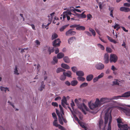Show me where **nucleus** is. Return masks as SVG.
<instances>
[{"instance_id": "nucleus-43", "label": "nucleus", "mask_w": 130, "mask_h": 130, "mask_svg": "<svg viewBox=\"0 0 130 130\" xmlns=\"http://www.w3.org/2000/svg\"><path fill=\"white\" fill-rule=\"evenodd\" d=\"M18 72V71L17 70V68L16 66H15L14 71V73L17 75H19V73L17 72Z\"/></svg>"}, {"instance_id": "nucleus-42", "label": "nucleus", "mask_w": 130, "mask_h": 130, "mask_svg": "<svg viewBox=\"0 0 130 130\" xmlns=\"http://www.w3.org/2000/svg\"><path fill=\"white\" fill-rule=\"evenodd\" d=\"M79 124L80 125V126L83 128H84L85 129L84 130H85V129H86V126L84 125L83 124V123H79Z\"/></svg>"}, {"instance_id": "nucleus-26", "label": "nucleus", "mask_w": 130, "mask_h": 130, "mask_svg": "<svg viewBox=\"0 0 130 130\" xmlns=\"http://www.w3.org/2000/svg\"><path fill=\"white\" fill-rule=\"evenodd\" d=\"M63 59L64 61L66 63H69L70 62V60L68 57H64Z\"/></svg>"}, {"instance_id": "nucleus-33", "label": "nucleus", "mask_w": 130, "mask_h": 130, "mask_svg": "<svg viewBox=\"0 0 130 130\" xmlns=\"http://www.w3.org/2000/svg\"><path fill=\"white\" fill-rule=\"evenodd\" d=\"M77 79L80 81H84L85 80V79L83 77L79 76L77 77Z\"/></svg>"}, {"instance_id": "nucleus-46", "label": "nucleus", "mask_w": 130, "mask_h": 130, "mask_svg": "<svg viewBox=\"0 0 130 130\" xmlns=\"http://www.w3.org/2000/svg\"><path fill=\"white\" fill-rule=\"evenodd\" d=\"M104 75V73H102L100 75L97 76L98 78L99 79L102 77Z\"/></svg>"}, {"instance_id": "nucleus-49", "label": "nucleus", "mask_w": 130, "mask_h": 130, "mask_svg": "<svg viewBox=\"0 0 130 130\" xmlns=\"http://www.w3.org/2000/svg\"><path fill=\"white\" fill-rule=\"evenodd\" d=\"M113 84L114 85H119V83L118 82V80H116L115 81H114L113 82Z\"/></svg>"}, {"instance_id": "nucleus-8", "label": "nucleus", "mask_w": 130, "mask_h": 130, "mask_svg": "<svg viewBox=\"0 0 130 130\" xmlns=\"http://www.w3.org/2000/svg\"><path fill=\"white\" fill-rule=\"evenodd\" d=\"M130 96V91H128L122 95L121 96H116V99H118V98H121L122 97H128Z\"/></svg>"}, {"instance_id": "nucleus-14", "label": "nucleus", "mask_w": 130, "mask_h": 130, "mask_svg": "<svg viewBox=\"0 0 130 130\" xmlns=\"http://www.w3.org/2000/svg\"><path fill=\"white\" fill-rule=\"evenodd\" d=\"M63 74L64 75L66 76L69 77H71L72 75V73L70 71H68L67 72H63Z\"/></svg>"}, {"instance_id": "nucleus-57", "label": "nucleus", "mask_w": 130, "mask_h": 130, "mask_svg": "<svg viewBox=\"0 0 130 130\" xmlns=\"http://www.w3.org/2000/svg\"><path fill=\"white\" fill-rule=\"evenodd\" d=\"M124 6H125L129 7L130 6V4L126 3L124 4Z\"/></svg>"}, {"instance_id": "nucleus-13", "label": "nucleus", "mask_w": 130, "mask_h": 130, "mask_svg": "<svg viewBox=\"0 0 130 130\" xmlns=\"http://www.w3.org/2000/svg\"><path fill=\"white\" fill-rule=\"evenodd\" d=\"M93 77V76L92 74H90L87 76L86 80L87 81L89 82L91 80Z\"/></svg>"}, {"instance_id": "nucleus-4", "label": "nucleus", "mask_w": 130, "mask_h": 130, "mask_svg": "<svg viewBox=\"0 0 130 130\" xmlns=\"http://www.w3.org/2000/svg\"><path fill=\"white\" fill-rule=\"evenodd\" d=\"M118 59L117 56L115 54H111L110 55V62H113L114 63L116 62Z\"/></svg>"}, {"instance_id": "nucleus-53", "label": "nucleus", "mask_w": 130, "mask_h": 130, "mask_svg": "<svg viewBox=\"0 0 130 130\" xmlns=\"http://www.w3.org/2000/svg\"><path fill=\"white\" fill-rule=\"evenodd\" d=\"M85 33L87 34V35L89 36H91L92 35L88 31H85Z\"/></svg>"}, {"instance_id": "nucleus-10", "label": "nucleus", "mask_w": 130, "mask_h": 130, "mask_svg": "<svg viewBox=\"0 0 130 130\" xmlns=\"http://www.w3.org/2000/svg\"><path fill=\"white\" fill-rule=\"evenodd\" d=\"M104 60L105 63H107L109 62V56L108 54L106 53L105 54L104 56Z\"/></svg>"}, {"instance_id": "nucleus-34", "label": "nucleus", "mask_w": 130, "mask_h": 130, "mask_svg": "<svg viewBox=\"0 0 130 130\" xmlns=\"http://www.w3.org/2000/svg\"><path fill=\"white\" fill-rule=\"evenodd\" d=\"M103 121L101 119L100 120L99 122V127L100 129H101V127L103 125Z\"/></svg>"}, {"instance_id": "nucleus-51", "label": "nucleus", "mask_w": 130, "mask_h": 130, "mask_svg": "<svg viewBox=\"0 0 130 130\" xmlns=\"http://www.w3.org/2000/svg\"><path fill=\"white\" fill-rule=\"evenodd\" d=\"M56 113H57V116H58V117H60V116H61V114H60V113L59 112L58 110H57V109H56ZM61 114H62V115H63L62 113H61Z\"/></svg>"}, {"instance_id": "nucleus-23", "label": "nucleus", "mask_w": 130, "mask_h": 130, "mask_svg": "<svg viewBox=\"0 0 130 130\" xmlns=\"http://www.w3.org/2000/svg\"><path fill=\"white\" fill-rule=\"evenodd\" d=\"M78 83V82L76 80H73L71 82V85L72 86H75Z\"/></svg>"}, {"instance_id": "nucleus-17", "label": "nucleus", "mask_w": 130, "mask_h": 130, "mask_svg": "<svg viewBox=\"0 0 130 130\" xmlns=\"http://www.w3.org/2000/svg\"><path fill=\"white\" fill-rule=\"evenodd\" d=\"M61 66L62 68L66 69H70V67L66 64L62 63L61 64Z\"/></svg>"}, {"instance_id": "nucleus-59", "label": "nucleus", "mask_w": 130, "mask_h": 130, "mask_svg": "<svg viewBox=\"0 0 130 130\" xmlns=\"http://www.w3.org/2000/svg\"><path fill=\"white\" fill-rule=\"evenodd\" d=\"M63 115H62V114H61V117L62 119V120H63V121L64 122L66 123L67 122V121L64 118H63Z\"/></svg>"}, {"instance_id": "nucleus-52", "label": "nucleus", "mask_w": 130, "mask_h": 130, "mask_svg": "<svg viewBox=\"0 0 130 130\" xmlns=\"http://www.w3.org/2000/svg\"><path fill=\"white\" fill-rule=\"evenodd\" d=\"M113 9H112L111 10L110 15V16L112 18H114V17L113 15Z\"/></svg>"}, {"instance_id": "nucleus-60", "label": "nucleus", "mask_w": 130, "mask_h": 130, "mask_svg": "<svg viewBox=\"0 0 130 130\" xmlns=\"http://www.w3.org/2000/svg\"><path fill=\"white\" fill-rule=\"evenodd\" d=\"M52 115L54 119H55V118H57L56 115L55 113H52Z\"/></svg>"}, {"instance_id": "nucleus-32", "label": "nucleus", "mask_w": 130, "mask_h": 130, "mask_svg": "<svg viewBox=\"0 0 130 130\" xmlns=\"http://www.w3.org/2000/svg\"><path fill=\"white\" fill-rule=\"evenodd\" d=\"M81 107H79L80 109H82L83 108H84L85 109H87V106L85 105L84 103H83L81 104Z\"/></svg>"}, {"instance_id": "nucleus-22", "label": "nucleus", "mask_w": 130, "mask_h": 130, "mask_svg": "<svg viewBox=\"0 0 130 130\" xmlns=\"http://www.w3.org/2000/svg\"><path fill=\"white\" fill-rule=\"evenodd\" d=\"M45 85L44 84L43 82H42L41 83V85L39 88V90L41 91H42L44 88Z\"/></svg>"}, {"instance_id": "nucleus-16", "label": "nucleus", "mask_w": 130, "mask_h": 130, "mask_svg": "<svg viewBox=\"0 0 130 130\" xmlns=\"http://www.w3.org/2000/svg\"><path fill=\"white\" fill-rule=\"evenodd\" d=\"M64 56V54L62 52L58 53L57 55V57L58 58L60 59L62 58Z\"/></svg>"}, {"instance_id": "nucleus-6", "label": "nucleus", "mask_w": 130, "mask_h": 130, "mask_svg": "<svg viewBox=\"0 0 130 130\" xmlns=\"http://www.w3.org/2000/svg\"><path fill=\"white\" fill-rule=\"evenodd\" d=\"M95 67L98 70H102L104 68V65L101 63L97 64L95 66Z\"/></svg>"}, {"instance_id": "nucleus-41", "label": "nucleus", "mask_w": 130, "mask_h": 130, "mask_svg": "<svg viewBox=\"0 0 130 130\" xmlns=\"http://www.w3.org/2000/svg\"><path fill=\"white\" fill-rule=\"evenodd\" d=\"M71 69L72 71L74 72H76V71L77 70V69L75 67H72Z\"/></svg>"}, {"instance_id": "nucleus-12", "label": "nucleus", "mask_w": 130, "mask_h": 130, "mask_svg": "<svg viewBox=\"0 0 130 130\" xmlns=\"http://www.w3.org/2000/svg\"><path fill=\"white\" fill-rule=\"evenodd\" d=\"M118 126L120 128L121 130H128V126L127 124H124L121 126L118 125Z\"/></svg>"}, {"instance_id": "nucleus-58", "label": "nucleus", "mask_w": 130, "mask_h": 130, "mask_svg": "<svg viewBox=\"0 0 130 130\" xmlns=\"http://www.w3.org/2000/svg\"><path fill=\"white\" fill-rule=\"evenodd\" d=\"M117 121L119 123H120L122 122L121 119L120 118H118L117 119Z\"/></svg>"}, {"instance_id": "nucleus-56", "label": "nucleus", "mask_w": 130, "mask_h": 130, "mask_svg": "<svg viewBox=\"0 0 130 130\" xmlns=\"http://www.w3.org/2000/svg\"><path fill=\"white\" fill-rule=\"evenodd\" d=\"M65 84L68 86H70L71 84V83H70L68 81H66L65 83Z\"/></svg>"}, {"instance_id": "nucleus-30", "label": "nucleus", "mask_w": 130, "mask_h": 130, "mask_svg": "<svg viewBox=\"0 0 130 130\" xmlns=\"http://www.w3.org/2000/svg\"><path fill=\"white\" fill-rule=\"evenodd\" d=\"M56 56L54 57L53 58V63L55 64L57 63L58 62V60Z\"/></svg>"}, {"instance_id": "nucleus-18", "label": "nucleus", "mask_w": 130, "mask_h": 130, "mask_svg": "<svg viewBox=\"0 0 130 130\" xmlns=\"http://www.w3.org/2000/svg\"><path fill=\"white\" fill-rule=\"evenodd\" d=\"M76 29L77 30H84L85 28L84 26H79L77 25V26L76 28Z\"/></svg>"}, {"instance_id": "nucleus-29", "label": "nucleus", "mask_w": 130, "mask_h": 130, "mask_svg": "<svg viewBox=\"0 0 130 130\" xmlns=\"http://www.w3.org/2000/svg\"><path fill=\"white\" fill-rule=\"evenodd\" d=\"M54 47H53L51 48L50 47H49L48 48V51L49 53V54H50L51 53H52L54 52Z\"/></svg>"}, {"instance_id": "nucleus-37", "label": "nucleus", "mask_w": 130, "mask_h": 130, "mask_svg": "<svg viewBox=\"0 0 130 130\" xmlns=\"http://www.w3.org/2000/svg\"><path fill=\"white\" fill-rule=\"evenodd\" d=\"M1 90L2 91H4L5 92H6V91L7 90L8 91L9 90L7 88H5L3 87H0Z\"/></svg>"}, {"instance_id": "nucleus-40", "label": "nucleus", "mask_w": 130, "mask_h": 130, "mask_svg": "<svg viewBox=\"0 0 130 130\" xmlns=\"http://www.w3.org/2000/svg\"><path fill=\"white\" fill-rule=\"evenodd\" d=\"M97 45L102 50H104V46L100 44H98Z\"/></svg>"}, {"instance_id": "nucleus-36", "label": "nucleus", "mask_w": 130, "mask_h": 130, "mask_svg": "<svg viewBox=\"0 0 130 130\" xmlns=\"http://www.w3.org/2000/svg\"><path fill=\"white\" fill-rule=\"evenodd\" d=\"M66 77L63 74L60 77V79L61 80H64L66 79Z\"/></svg>"}, {"instance_id": "nucleus-63", "label": "nucleus", "mask_w": 130, "mask_h": 130, "mask_svg": "<svg viewBox=\"0 0 130 130\" xmlns=\"http://www.w3.org/2000/svg\"><path fill=\"white\" fill-rule=\"evenodd\" d=\"M59 50L58 48H57L55 50V53L56 54H57L59 52Z\"/></svg>"}, {"instance_id": "nucleus-24", "label": "nucleus", "mask_w": 130, "mask_h": 130, "mask_svg": "<svg viewBox=\"0 0 130 130\" xmlns=\"http://www.w3.org/2000/svg\"><path fill=\"white\" fill-rule=\"evenodd\" d=\"M85 12V11H84L81 14H79L78 15V17L81 18H85L86 17V16L85 14H84Z\"/></svg>"}, {"instance_id": "nucleus-39", "label": "nucleus", "mask_w": 130, "mask_h": 130, "mask_svg": "<svg viewBox=\"0 0 130 130\" xmlns=\"http://www.w3.org/2000/svg\"><path fill=\"white\" fill-rule=\"evenodd\" d=\"M68 26V25H66L62 26L60 29V31H63Z\"/></svg>"}, {"instance_id": "nucleus-50", "label": "nucleus", "mask_w": 130, "mask_h": 130, "mask_svg": "<svg viewBox=\"0 0 130 130\" xmlns=\"http://www.w3.org/2000/svg\"><path fill=\"white\" fill-rule=\"evenodd\" d=\"M106 51L108 53H111V49L109 47H107L106 48Z\"/></svg>"}, {"instance_id": "nucleus-61", "label": "nucleus", "mask_w": 130, "mask_h": 130, "mask_svg": "<svg viewBox=\"0 0 130 130\" xmlns=\"http://www.w3.org/2000/svg\"><path fill=\"white\" fill-rule=\"evenodd\" d=\"M76 103L77 105L78 106V105L79 104V102L78 100L77 99H75L74 101Z\"/></svg>"}, {"instance_id": "nucleus-48", "label": "nucleus", "mask_w": 130, "mask_h": 130, "mask_svg": "<svg viewBox=\"0 0 130 130\" xmlns=\"http://www.w3.org/2000/svg\"><path fill=\"white\" fill-rule=\"evenodd\" d=\"M92 18V16L90 14H89L87 15V18L88 20L89 19L90 20V19Z\"/></svg>"}, {"instance_id": "nucleus-19", "label": "nucleus", "mask_w": 130, "mask_h": 130, "mask_svg": "<svg viewBox=\"0 0 130 130\" xmlns=\"http://www.w3.org/2000/svg\"><path fill=\"white\" fill-rule=\"evenodd\" d=\"M76 75L79 76H82L84 75V72L82 71H78L76 72Z\"/></svg>"}, {"instance_id": "nucleus-31", "label": "nucleus", "mask_w": 130, "mask_h": 130, "mask_svg": "<svg viewBox=\"0 0 130 130\" xmlns=\"http://www.w3.org/2000/svg\"><path fill=\"white\" fill-rule=\"evenodd\" d=\"M57 118H55V119H54V120L53 122V125L55 126L56 127L58 126V125H59L57 124Z\"/></svg>"}, {"instance_id": "nucleus-5", "label": "nucleus", "mask_w": 130, "mask_h": 130, "mask_svg": "<svg viewBox=\"0 0 130 130\" xmlns=\"http://www.w3.org/2000/svg\"><path fill=\"white\" fill-rule=\"evenodd\" d=\"M89 107L90 109L91 110L95 108L98 107V106H99V105L98 102H96V99L94 103H92L90 105L89 104Z\"/></svg>"}, {"instance_id": "nucleus-27", "label": "nucleus", "mask_w": 130, "mask_h": 130, "mask_svg": "<svg viewBox=\"0 0 130 130\" xmlns=\"http://www.w3.org/2000/svg\"><path fill=\"white\" fill-rule=\"evenodd\" d=\"M89 30L92 33L93 36H95L96 33L94 30L91 28H89Z\"/></svg>"}, {"instance_id": "nucleus-15", "label": "nucleus", "mask_w": 130, "mask_h": 130, "mask_svg": "<svg viewBox=\"0 0 130 130\" xmlns=\"http://www.w3.org/2000/svg\"><path fill=\"white\" fill-rule=\"evenodd\" d=\"M120 10L121 11H122L128 12L129 11V9L128 8L124 7H122L120 8Z\"/></svg>"}, {"instance_id": "nucleus-2", "label": "nucleus", "mask_w": 130, "mask_h": 130, "mask_svg": "<svg viewBox=\"0 0 130 130\" xmlns=\"http://www.w3.org/2000/svg\"><path fill=\"white\" fill-rule=\"evenodd\" d=\"M116 97H113L111 98H109L106 97L102 98L100 100L98 98H96V102H98L99 106H100L101 104H103L105 103H107L112 100L116 99Z\"/></svg>"}, {"instance_id": "nucleus-47", "label": "nucleus", "mask_w": 130, "mask_h": 130, "mask_svg": "<svg viewBox=\"0 0 130 130\" xmlns=\"http://www.w3.org/2000/svg\"><path fill=\"white\" fill-rule=\"evenodd\" d=\"M61 116H60V117H59L58 120L59 121L61 125L63 124V122L61 119Z\"/></svg>"}, {"instance_id": "nucleus-55", "label": "nucleus", "mask_w": 130, "mask_h": 130, "mask_svg": "<svg viewBox=\"0 0 130 130\" xmlns=\"http://www.w3.org/2000/svg\"><path fill=\"white\" fill-rule=\"evenodd\" d=\"M52 105L56 107H57L58 106V104L56 102H52Z\"/></svg>"}, {"instance_id": "nucleus-28", "label": "nucleus", "mask_w": 130, "mask_h": 130, "mask_svg": "<svg viewBox=\"0 0 130 130\" xmlns=\"http://www.w3.org/2000/svg\"><path fill=\"white\" fill-rule=\"evenodd\" d=\"M65 70L62 68H60L57 69L56 70V72L57 73H60V72H64Z\"/></svg>"}, {"instance_id": "nucleus-3", "label": "nucleus", "mask_w": 130, "mask_h": 130, "mask_svg": "<svg viewBox=\"0 0 130 130\" xmlns=\"http://www.w3.org/2000/svg\"><path fill=\"white\" fill-rule=\"evenodd\" d=\"M119 109L122 113L124 112L127 116H130V109L126 108H123L121 107H119Z\"/></svg>"}, {"instance_id": "nucleus-1", "label": "nucleus", "mask_w": 130, "mask_h": 130, "mask_svg": "<svg viewBox=\"0 0 130 130\" xmlns=\"http://www.w3.org/2000/svg\"><path fill=\"white\" fill-rule=\"evenodd\" d=\"M109 109H108L105 113V124L108 123V119L109 122L108 124V127L107 130H111V123L112 120V117L111 115V111L109 112Z\"/></svg>"}, {"instance_id": "nucleus-20", "label": "nucleus", "mask_w": 130, "mask_h": 130, "mask_svg": "<svg viewBox=\"0 0 130 130\" xmlns=\"http://www.w3.org/2000/svg\"><path fill=\"white\" fill-rule=\"evenodd\" d=\"M75 39V38L74 37L70 38L68 40V43L70 44H71L73 42L74 40Z\"/></svg>"}, {"instance_id": "nucleus-7", "label": "nucleus", "mask_w": 130, "mask_h": 130, "mask_svg": "<svg viewBox=\"0 0 130 130\" xmlns=\"http://www.w3.org/2000/svg\"><path fill=\"white\" fill-rule=\"evenodd\" d=\"M61 42L59 39L55 40L53 43V45L54 47L58 46H60V43Z\"/></svg>"}, {"instance_id": "nucleus-11", "label": "nucleus", "mask_w": 130, "mask_h": 130, "mask_svg": "<svg viewBox=\"0 0 130 130\" xmlns=\"http://www.w3.org/2000/svg\"><path fill=\"white\" fill-rule=\"evenodd\" d=\"M65 104L66 105H68V104L67 102V100L65 96H63V99L61 100V104L62 106L64 107V104Z\"/></svg>"}, {"instance_id": "nucleus-21", "label": "nucleus", "mask_w": 130, "mask_h": 130, "mask_svg": "<svg viewBox=\"0 0 130 130\" xmlns=\"http://www.w3.org/2000/svg\"><path fill=\"white\" fill-rule=\"evenodd\" d=\"M106 37L108 39V40L110 42H113L114 44H116L117 43V42L115 40L112 39L111 37H109V36H107Z\"/></svg>"}, {"instance_id": "nucleus-38", "label": "nucleus", "mask_w": 130, "mask_h": 130, "mask_svg": "<svg viewBox=\"0 0 130 130\" xmlns=\"http://www.w3.org/2000/svg\"><path fill=\"white\" fill-rule=\"evenodd\" d=\"M57 37V35L56 34L54 33L53 34L52 36V40L56 38Z\"/></svg>"}, {"instance_id": "nucleus-62", "label": "nucleus", "mask_w": 130, "mask_h": 130, "mask_svg": "<svg viewBox=\"0 0 130 130\" xmlns=\"http://www.w3.org/2000/svg\"><path fill=\"white\" fill-rule=\"evenodd\" d=\"M61 98L60 96H58L55 98V101H56L59 100L61 99Z\"/></svg>"}, {"instance_id": "nucleus-54", "label": "nucleus", "mask_w": 130, "mask_h": 130, "mask_svg": "<svg viewBox=\"0 0 130 130\" xmlns=\"http://www.w3.org/2000/svg\"><path fill=\"white\" fill-rule=\"evenodd\" d=\"M99 79L97 77H96L94 78L93 80V82L94 83L95 82L98 81Z\"/></svg>"}, {"instance_id": "nucleus-45", "label": "nucleus", "mask_w": 130, "mask_h": 130, "mask_svg": "<svg viewBox=\"0 0 130 130\" xmlns=\"http://www.w3.org/2000/svg\"><path fill=\"white\" fill-rule=\"evenodd\" d=\"M59 106L60 110V111L61 112V113L63 115H64V113L63 112V110L62 109V107L61 106V105H59Z\"/></svg>"}, {"instance_id": "nucleus-35", "label": "nucleus", "mask_w": 130, "mask_h": 130, "mask_svg": "<svg viewBox=\"0 0 130 130\" xmlns=\"http://www.w3.org/2000/svg\"><path fill=\"white\" fill-rule=\"evenodd\" d=\"M88 85V83H84L81 84L80 86V88H82L87 86Z\"/></svg>"}, {"instance_id": "nucleus-44", "label": "nucleus", "mask_w": 130, "mask_h": 130, "mask_svg": "<svg viewBox=\"0 0 130 130\" xmlns=\"http://www.w3.org/2000/svg\"><path fill=\"white\" fill-rule=\"evenodd\" d=\"M48 17L49 18L48 19V21L49 22V23H51L52 22V20L53 17H50V16L49 15L48 16Z\"/></svg>"}, {"instance_id": "nucleus-64", "label": "nucleus", "mask_w": 130, "mask_h": 130, "mask_svg": "<svg viewBox=\"0 0 130 130\" xmlns=\"http://www.w3.org/2000/svg\"><path fill=\"white\" fill-rule=\"evenodd\" d=\"M121 28H122L123 30L125 31L126 32H127L128 31V30H126L125 29V28L123 26H121Z\"/></svg>"}, {"instance_id": "nucleus-25", "label": "nucleus", "mask_w": 130, "mask_h": 130, "mask_svg": "<svg viewBox=\"0 0 130 130\" xmlns=\"http://www.w3.org/2000/svg\"><path fill=\"white\" fill-rule=\"evenodd\" d=\"M63 14L66 15H71L72 14L70 11L67 10L66 11H64L63 12Z\"/></svg>"}, {"instance_id": "nucleus-9", "label": "nucleus", "mask_w": 130, "mask_h": 130, "mask_svg": "<svg viewBox=\"0 0 130 130\" xmlns=\"http://www.w3.org/2000/svg\"><path fill=\"white\" fill-rule=\"evenodd\" d=\"M76 33L75 31H73L72 29H70L66 32V34L67 36H72L75 35Z\"/></svg>"}]
</instances>
